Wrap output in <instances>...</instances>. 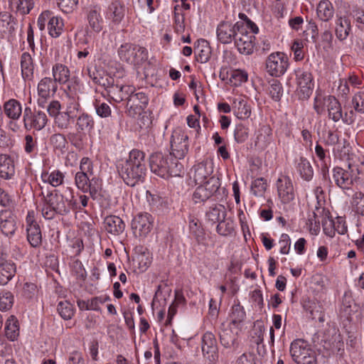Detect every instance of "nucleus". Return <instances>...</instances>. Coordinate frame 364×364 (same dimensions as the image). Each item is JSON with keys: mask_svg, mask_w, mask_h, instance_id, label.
Here are the masks:
<instances>
[{"mask_svg": "<svg viewBox=\"0 0 364 364\" xmlns=\"http://www.w3.org/2000/svg\"><path fill=\"white\" fill-rule=\"evenodd\" d=\"M117 168L119 176L127 186L133 187L142 183L146 172L145 154L137 149L131 151L129 158L120 162Z\"/></svg>", "mask_w": 364, "mask_h": 364, "instance_id": "1", "label": "nucleus"}, {"mask_svg": "<svg viewBox=\"0 0 364 364\" xmlns=\"http://www.w3.org/2000/svg\"><path fill=\"white\" fill-rule=\"evenodd\" d=\"M80 109L68 104L62 105L57 100H51L46 107L49 116L53 118L54 127L60 131L72 128Z\"/></svg>", "mask_w": 364, "mask_h": 364, "instance_id": "2", "label": "nucleus"}, {"mask_svg": "<svg viewBox=\"0 0 364 364\" xmlns=\"http://www.w3.org/2000/svg\"><path fill=\"white\" fill-rule=\"evenodd\" d=\"M41 212L46 220H53L58 215L68 214L65 198L56 190L48 193L42 199Z\"/></svg>", "mask_w": 364, "mask_h": 364, "instance_id": "3", "label": "nucleus"}, {"mask_svg": "<svg viewBox=\"0 0 364 364\" xmlns=\"http://www.w3.org/2000/svg\"><path fill=\"white\" fill-rule=\"evenodd\" d=\"M149 166L154 173L164 178L180 176L182 167L181 164L159 152L150 156Z\"/></svg>", "mask_w": 364, "mask_h": 364, "instance_id": "4", "label": "nucleus"}, {"mask_svg": "<svg viewBox=\"0 0 364 364\" xmlns=\"http://www.w3.org/2000/svg\"><path fill=\"white\" fill-rule=\"evenodd\" d=\"M88 73L90 78L92 79L95 83L99 84L105 87H109V94L112 95V99L117 102H119L124 100H127L128 101L130 96L135 93V88L133 86L122 85L118 87V86L113 85V80L112 78L109 79L107 77L106 79H104L103 77H98L95 75V73L91 74L89 69Z\"/></svg>", "mask_w": 364, "mask_h": 364, "instance_id": "5", "label": "nucleus"}, {"mask_svg": "<svg viewBox=\"0 0 364 364\" xmlns=\"http://www.w3.org/2000/svg\"><path fill=\"white\" fill-rule=\"evenodd\" d=\"M290 353L297 364H317L314 351L303 339L294 340L291 343Z\"/></svg>", "mask_w": 364, "mask_h": 364, "instance_id": "6", "label": "nucleus"}, {"mask_svg": "<svg viewBox=\"0 0 364 364\" xmlns=\"http://www.w3.org/2000/svg\"><path fill=\"white\" fill-rule=\"evenodd\" d=\"M333 178L336 186L342 189H350L358 175L360 173L358 165L348 163V169L336 166L332 170Z\"/></svg>", "mask_w": 364, "mask_h": 364, "instance_id": "7", "label": "nucleus"}, {"mask_svg": "<svg viewBox=\"0 0 364 364\" xmlns=\"http://www.w3.org/2000/svg\"><path fill=\"white\" fill-rule=\"evenodd\" d=\"M266 71L272 77H279L287 72L289 63L286 54L282 52L271 53L266 60Z\"/></svg>", "mask_w": 364, "mask_h": 364, "instance_id": "8", "label": "nucleus"}, {"mask_svg": "<svg viewBox=\"0 0 364 364\" xmlns=\"http://www.w3.org/2000/svg\"><path fill=\"white\" fill-rule=\"evenodd\" d=\"M48 118L46 114L41 110H32L30 107L23 109V123L26 130H42L48 124Z\"/></svg>", "mask_w": 364, "mask_h": 364, "instance_id": "9", "label": "nucleus"}, {"mask_svg": "<svg viewBox=\"0 0 364 364\" xmlns=\"http://www.w3.org/2000/svg\"><path fill=\"white\" fill-rule=\"evenodd\" d=\"M296 94L300 100H307L312 94L314 89V78L309 70L298 68L295 70Z\"/></svg>", "mask_w": 364, "mask_h": 364, "instance_id": "10", "label": "nucleus"}, {"mask_svg": "<svg viewBox=\"0 0 364 364\" xmlns=\"http://www.w3.org/2000/svg\"><path fill=\"white\" fill-rule=\"evenodd\" d=\"M199 184L192 196V200L196 204L207 201L216 193L220 186V181L216 177H210L204 183Z\"/></svg>", "mask_w": 364, "mask_h": 364, "instance_id": "11", "label": "nucleus"}, {"mask_svg": "<svg viewBox=\"0 0 364 364\" xmlns=\"http://www.w3.org/2000/svg\"><path fill=\"white\" fill-rule=\"evenodd\" d=\"M57 90L58 85L55 81L49 77H43L37 86L38 106L43 109L46 108L48 100L55 94Z\"/></svg>", "mask_w": 364, "mask_h": 364, "instance_id": "12", "label": "nucleus"}, {"mask_svg": "<svg viewBox=\"0 0 364 364\" xmlns=\"http://www.w3.org/2000/svg\"><path fill=\"white\" fill-rule=\"evenodd\" d=\"M171 154L178 159H183L188 152V136L181 129L173 131L171 138Z\"/></svg>", "mask_w": 364, "mask_h": 364, "instance_id": "13", "label": "nucleus"}, {"mask_svg": "<svg viewBox=\"0 0 364 364\" xmlns=\"http://www.w3.org/2000/svg\"><path fill=\"white\" fill-rule=\"evenodd\" d=\"M234 43L240 54L249 55L254 52L255 37L247 31V28L243 23L236 35Z\"/></svg>", "mask_w": 364, "mask_h": 364, "instance_id": "14", "label": "nucleus"}, {"mask_svg": "<svg viewBox=\"0 0 364 364\" xmlns=\"http://www.w3.org/2000/svg\"><path fill=\"white\" fill-rule=\"evenodd\" d=\"M244 22L232 23L228 21L220 22L216 29L217 39L223 44H229L235 41L236 35Z\"/></svg>", "mask_w": 364, "mask_h": 364, "instance_id": "15", "label": "nucleus"}, {"mask_svg": "<svg viewBox=\"0 0 364 364\" xmlns=\"http://www.w3.org/2000/svg\"><path fill=\"white\" fill-rule=\"evenodd\" d=\"M149 103L147 95L142 92H135L131 95L127 102V114L132 118H136L139 113L146 109Z\"/></svg>", "mask_w": 364, "mask_h": 364, "instance_id": "16", "label": "nucleus"}, {"mask_svg": "<svg viewBox=\"0 0 364 364\" xmlns=\"http://www.w3.org/2000/svg\"><path fill=\"white\" fill-rule=\"evenodd\" d=\"M278 197L284 204L294 200L295 193L291 179L287 176H280L276 182Z\"/></svg>", "mask_w": 364, "mask_h": 364, "instance_id": "17", "label": "nucleus"}, {"mask_svg": "<svg viewBox=\"0 0 364 364\" xmlns=\"http://www.w3.org/2000/svg\"><path fill=\"white\" fill-rule=\"evenodd\" d=\"M82 85L77 77L68 80L64 90L63 103L80 108L79 94L81 92Z\"/></svg>", "mask_w": 364, "mask_h": 364, "instance_id": "18", "label": "nucleus"}, {"mask_svg": "<svg viewBox=\"0 0 364 364\" xmlns=\"http://www.w3.org/2000/svg\"><path fill=\"white\" fill-rule=\"evenodd\" d=\"M201 348L203 356L210 363H215L218 358V346L215 337L211 332L203 334Z\"/></svg>", "mask_w": 364, "mask_h": 364, "instance_id": "19", "label": "nucleus"}, {"mask_svg": "<svg viewBox=\"0 0 364 364\" xmlns=\"http://www.w3.org/2000/svg\"><path fill=\"white\" fill-rule=\"evenodd\" d=\"M154 219L148 213H139L132 220V226L136 235L145 237L152 229Z\"/></svg>", "mask_w": 364, "mask_h": 364, "instance_id": "20", "label": "nucleus"}, {"mask_svg": "<svg viewBox=\"0 0 364 364\" xmlns=\"http://www.w3.org/2000/svg\"><path fill=\"white\" fill-rule=\"evenodd\" d=\"M16 267L15 263L7 259V255L0 251V284H6L15 275Z\"/></svg>", "mask_w": 364, "mask_h": 364, "instance_id": "21", "label": "nucleus"}, {"mask_svg": "<svg viewBox=\"0 0 364 364\" xmlns=\"http://www.w3.org/2000/svg\"><path fill=\"white\" fill-rule=\"evenodd\" d=\"M213 172V166L210 161H203L193 166V178L196 184L204 183Z\"/></svg>", "mask_w": 364, "mask_h": 364, "instance_id": "22", "label": "nucleus"}, {"mask_svg": "<svg viewBox=\"0 0 364 364\" xmlns=\"http://www.w3.org/2000/svg\"><path fill=\"white\" fill-rule=\"evenodd\" d=\"M125 11V6L122 2L114 1L109 4L107 9L106 18L114 25H119L124 18Z\"/></svg>", "mask_w": 364, "mask_h": 364, "instance_id": "23", "label": "nucleus"}, {"mask_svg": "<svg viewBox=\"0 0 364 364\" xmlns=\"http://www.w3.org/2000/svg\"><path fill=\"white\" fill-rule=\"evenodd\" d=\"M0 229L6 236L14 235L16 231L15 216L10 210L0 211Z\"/></svg>", "mask_w": 364, "mask_h": 364, "instance_id": "24", "label": "nucleus"}, {"mask_svg": "<svg viewBox=\"0 0 364 364\" xmlns=\"http://www.w3.org/2000/svg\"><path fill=\"white\" fill-rule=\"evenodd\" d=\"M21 76L24 81L33 80L35 65L31 55L28 52L21 54L20 58Z\"/></svg>", "mask_w": 364, "mask_h": 364, "instance_id": "25", "label": "nucleus"}, {"mask_svg": "<svg viewBox=\"0 0 364 364\" xmlns=\"http://www.w3.org/2000/svg\"><path fill=\"white\" fill-rule=\"evenodd\" d=\"M3 112L8 119H19L23 114L22 104L14 98L4 102Z\"/></svg>", "mask_w": 364, "mask_h": 364, "instance_id": "26", "label": "nucleus"}, {"mask_svg": "<svg viewBox=\"0 0 364 364\" xmlns=\"http://www.w3.org/2000/svg\"><path fill=\"white\" fill-rule=\"evenodd\" d=\"M245 318L246 313L244 307L239 303L232 305L229 314V325L233 326L237 331H241Z\"/></svg>", "mask_w": 364, "mask_h": 364, "instance_id": "27", "label": "nucleus"}, {"mask_svg": "<svg viewBox=\"0 0 364 364\" xmlns=\"http://www.w3.org/2000/svg\"><path fill=\"white\" fill-rule=\"evenodd\" d=\"M194 51L196 60L200 63H207L212 54L211 48L208 42L205 39H199L196 41Z\"/></svg>", "mask_w": 364, "mask_h": 364, "instance_id": "28", "label": "nucleus"}, {"mask_svg": "<svg viewBox=\"0 0 364 364\" xmlns=\"http://www.w3.org/2000/svg\"><path fill=\"white\" fill-rule=\"evenodd\" d=\"M232 111L234 114L240 119H247L251 115L250 106L242 97H238L233 100Z\"/></svg>", "mask_w": 364, "mask_h": 364, "instance_id": "29", "label": "nucleus"}, {"mask_svg": "<svg viewBox=\"0 0 364 364\" xmlns=\"http://www.w3.org/2000/svg\"><path fill=\"white\" fill-rule=\"evenodd\" d=\"M104 226L107 232L114 235H119L125 229L124 221L116 215L107 216L104 220Z\"/></svg>", "mask_w": 364, "mask_h": 364, "instance_id": "30", "label": "nucleus"}, {"mask_svg": "<svg viewBox=\"0 0 364 364\" xmlns=\"http://www.w3.org/2000/svg\"><path fill=\"white\" fill-rule=\"evenodd\" d=\"M240 331H237L232 326L225 327L220 333V339L221 344L226 348H231L237 345V334Z\"/></svg>", "mask_w": 364, "mask_h": 364, "instance_id": "31", "label": "nucleus"}, {"mask_svg": "<svg viewBox=\"0 0 364 364\" xmlns=\"http://www.w3.org/2000/svg\"><path fill=\"white\" fill-rule=\"evenodd\" d=\"M16 25V23L10 13L0 12V34L2 37L13 33Z\"/></svg>", "mask_w": 364, "mask_h": 364, "instance_id": "32", "label": "nucleus"}, {"mask_svg": "<svg viewBox=\"0 0 364 364\" xmlns=\"http://www.w3.org/2000/svg\"><path fill=\"white\" fill-rule=\"evenodd\" d=\"M188 226L191 235L199 245H205V233L201 227L199 220L190 216L188 218Z\"/></svg>", "mask_w": 364, "mask_h": 364, "instance_id": "33", "label": "nucleus"}, {"mask_svg": "<svg viewBox=\"0 0 364 364\" xmlns=\"http://www.w3.org/2000/svg\"><path fill=\"white\" fill-rule=\"evenodd\" d=\"M53 80L60 85L65 84L70 80V72L69 68L62 64L55 63L52 68Z\"/></svg>", "mask_w": 364, "mask_h": 364, "instance_id": "34", "label": "nucleus"}, {"mask_svg": "<svg viewBox=\"0 0 364 364\" xmlns=\"http://www.w3.org/2000/svg\"><path fill=\"white\" fill-rule=\"evenodd\" d=\"M5 336L11 341H15L19 336V323L14 316H10L5 322Z\"/></svg>", "mask_w": 364, "mask_h": 364, "instance_id": "35", "label": "nucleus"}, {"mask_svg": "<svg viewBox=\"0 0 364 364\" xmlns=\"http://www.w3.org/2000/svg\"><path fill=\"white\" fill-rule=\"evenodd\" d=\"M318 18L322 21H328L334 15V8L328 0L321 1L316 8Z\"/></svg>", "mask_w": 364, "mask_h": 364, "instance_id": "36", "label": "nucleus"}, {"mask_svg": "<svg viewBox=\"0 0 364 364\" xmlns=\"http://www.w3.org/2000/svg\"><path fill=\"white\" fill-rule=\"evenodd\" d=\"M15 173L14 162L9 156L0 155V178L10 179Z\"/></svg>", "mask_w": 364, "mask_h": 364, "instance_id": "37", "label": "nucleus"}, {"mask_svg": "<svg viewBox=\"0 0 364 364\" xmlns=\"http://www.w3.org/2000/svg\"><path fill=\"white\" fill-rule=\"evenodd\" d=\"M272 141V129L267 126H263L257 131L255 145L259 149H264Z\"/></svg>", "mask_w": 364, "mask_h": 364, "instance_id": "38", "label": "nucleus"}, {"mask_svg": "<svg viewBox=\"0 0 364 364\" xmlns=\"http://www.w3.org/2000/svg\"><path fill=\"white\" fill-rule=\"evenodd\" d=\"M296 169L304 180L309 181L313 178L314 171L306 159L300 157L296 162Z\"/></svg>", "mask_w": 364, "mask_h": 364, "instance_id": "39", "label": "nucleus"}, {"mask_svg": "<svg viewBox=\"0 0 364 364\" xmlns=\"http://www.w3.org/2000/svg\"><path fill=\"white\" fill-rule=\"evenodd\" d=\"M350 22L347 17H339L336 21V35L341 40H345L350 31Z\"/></svg>", "mask_w": 364, "mask_h": 364, "instance_id": "40", "label": "nucleus"}, {"mask_svg": "<svg viewBox=\"0 0 364 364\" xmlns=\"http://www.w3.org/2000/svg\"><path fill=\"white\" fill-rule=\"evenodd\" d=\"M226 216V210L223 205H215L209 208L206 213V218L212 224L219 223Z\"/></svg>", "mask_w": 364, "mask_h": 364, "instance_id": "41", "label": "nucleus"}, {"mask_svg": "<svg viewBox=\"0 0 364 364\" xmlns=\"http://www.w3.org/2000/svg\"><path fill=\"white\" fill-rule=\"evenodd\" d=\"M63 28L64 23L61 17L50 16L48 22V30L50 36L53 38L59 37L63 31Z\"/></svg>", "mask_w": 364, "mask_h": 364, "instance_id": "42", "label": "nucleus"}, {"mask_svg": "<svg viewBox=\"0 0 364 364\" xmlns=\"http://www.w3.org/2000/svg\"><path fill=\"white\" fill-rule=\"evenodd\" d=\"M65 176L59 170H54L50 173L44 172L41 174V179L44 183L50 184L53 187H58L64 181Z\"/></svg>", "mask_w": 364, "mask_h": 364, "instance_id": "43", "label": "nucleus"}, {"mask_svg": "<svg viewBox=\"0 0 364 364\" xmlns=\"http://www.w3.org/2000/svg\"><path fill=\"white\" fill-rule=\"evenodd\" d=\"M87 20L91 28L97 33L100 32L103 28V19L100 9H92L87 15Z\"/></svg>", "mask_w": 364, "mask_h": 364, "instance_id": "44", "label": "nucleus"}, {"mask_svg": "<svg viewBox=\"0 0 364 364\" xmlns=\"http://www.w3.org/2000/svg\"><path fill=\"white\" fill-rule=\"evenodd\" d=\"M327 102H328L327 111L329 118L335 122H338L342 118L341 104L333 96V97H330V100Z\"/></svg>", "mask_w": 364, "mask_h": 364, "instance_id": "45", "label": "nucleus"}, {"mask_svg": "<svg viewBox=\"0 0 364 364\" xmlns=\"http://www.w3.org/2000/svg\"><path fill=\"white\" fill-rule=\"evenodd\" d=\"M27 240L33 247H39L42 242V234L39 225L26 228Z\"/></svg>", "mask_w": 364, "mask_h": 364, "instance_id": "46", "label": "nucleus"}, {"mask_svg": "<svg viewBox=\"0 0 364 364\" xmlns=\"http://www.w3.org/2000/svg\"><path fill=\"white\" fill-rule=\"evenodd\" d=\"M11 6L21 15L28 14L33 8V0H10Z\"/></svg>", "mask_w": 364, "mask_h": 364, "instance_id": "47", "label": "nucleus"}, {"mask_svg": "<svg viewBox=\"0 0 364 364\" xmlns=\"http://www.w3.org/2000/svg\"><path fill=\"white\" fill-rule=\"evenodd\" d=\"M95 125L92 117L86 113H82L76 119V129L80 132L91 131Z\"/></svg>", "mask_w": 364, "mask_h": 364, "instance_id": "48", "label": "nucleus"}, {"mask_svg": "<svg viewBox=\"0 0 364 364\" xmlns=\"http://www.w3.org/2000/svg\"><path fill=\"white\" fill-rule=\"evenodd\" d=\"M134 45L125 43L120 46L118 50L119 58L122 61L133 64L134 62Z\"/></svg>", "mask_w": 364, "mask_h": 364, "instance_id": "49", "label": "nucleus"}, {"mask_svg": "<svg viewBox=\"0 0 364 364\" xmlns=\"http://www.w3.org/2000/svg\"><path fill=\"white\" fill-rule=\"evenodd\" d=\"M330 97H333L331 95L323 96L321 94H317L314 97V109L316 112L321 115L326 112L328 107V101Z\"/></svg>", "mask_w": 364, "mask_h": 364, "instance_id": "50", "label": "nucleus"}, {"mask_svg": "<svg viewBox=\"0 0 364 364\" xmlns=\"http://www.w3.org/2000/svg\"><path fill=\"white\" fill-rule=\"evenodd\" d=\"M57 310L64 320H69L74 315L73 306L68 301H60Z\"/></svg>", "mask_w": 364, "mask_h": 364, "instance_id": "51", "label": "nucleus"}, {"mask_svg": "<svg viewBox=\"0 0 364 364\" xmlns=\"http://www.w3.org/2000/svg\"><path fill=\"white\" fill-rule=\"evenodd\" d=\"M217 232L223 236H228L234 232V223L230 219H223L216 228Z\"/></svg>", "mask_w": 364, "mask_h": 364, "instance_id": "52", "label": "nucleus"}, {"mask_svg": "<svg viewBox=\"0 0 364 364\" xmlns=\"http://www.w3.org/2000/svg\"><path fill=\"white\" fill-rule=\"evenodd\" d=\"M90 175L84 173L82 172H77L75 176V183L76 187L82 191L87 193V185L90 181Z\"/></svg>", "mask_w": 364, "mask_h": 364, "instance_id": "53", "label": "nucleus"}, {"mask_svg": "<svg viewBox=\"0 0 364 364\" xmlns=\"http://www.w3.org/2000/svg\"><path fill=\"white\" fill-rule=\"evenodd\" d=\"M351 204L356 213L364 215V193L360 191L355 192L353 196Z\"/></svg>", "mask_w": 364, "mask_h": 364, "instance_id": "54", "label": "nucleus"}, {"mask_svg": "<svg viewBox=\"0 0 364 364\" xmlns=\"http://www.w3.org/2000/svg\"><path fill=\"white\" fill-rule=\"evenodd\" d=\"M248 136L249 129L242 124H237L234 131L235 140L237 143L242 144L247 139Z\"/></svg>", "mask_w": 364, "mask_h": 364, "instance_id": "55", "label": "nucleus"}, {"mask_svg": "<svg viewBox=\"0 0 364 364\" xmlns=\"http://www.w3.org/2000/svg\"><path fill=\"white\" fill-rule=\"evenodd\" d=\"M247 79V73L245 70L238 69L232 72L230 80L235 86H238L246 82Z\"/></svg>", "mask_w": 364, "mask_h": 364, "instance_id": "56", "label": "nucleus"}, {"mask_svg": "<svg viewBox=\"0 0 364 364\" xmlns=\"http://www.w3.org/2000/svg\"><path fill=\"white\" fill-rule=\"evenodd\" d=\"M14 304V296L10 291H2L0 294V310L7 311Z\"/></svg>", "mask_w": 364, "mask_h": 364, "instance_id": "57", "label": "nucleus"}, {"mask_svg": "<svg viewBox=\"0 0 364 364\" xmlns=\"http://www.w3.org/2000/svg\"><path fill=\"white\" fill-rule=\"evenodd\" d=\"M269 95L272 100L279 101L283 94V87L281 82L277 80H273L269 89Z\"/></svg>", "mask_w": 364, "mask_h": 364, "instance_id": "58", "label": "nucleus"}, {"mask_svg": "<svg viewBox=\"0 0 364 364\" xmlns=\"http://www.w3.org/2000/svg\"><path fill=\"white\" fill-rule=\"evenodd\" d=\"M267 183L264 178L255 179L251 186V191L255 196H262L266 191Z\"/></svg>", "mask_w": 364, "mask_h": 364, "instance_id": "59", "label": "nucleus"}, {"mask_svg": "<svg viewBox=\"0 0 364 364\" xmlns=\"http://www.w3.org/2000/svg\"><path fill=\"white\" fill-rule=\"evenodd\" d=\"M50 142L55 149L60 151L65 149L67 145L65 135L60 133H55L51 135Z\"/></svg>", "mask_w": 364, "mask_h": 364, "instance_id": "60", "label": "nucleus"}, {"mask_svg": "<svg viewBox=\"0 0 364 364\" xmlns=\"http://www.w3.org/2000/svg\"><path fill=\"white\" fill-rule=\"evenodd\" d=\"M137 124L141 129H147L150 127L152 120L150 112L144 111V109L139 113L136 116Z\"/></svg>", "mask_w": 364, "mask_h": 364, "instance_id": "61", "label": "nucleus"}, {"mask_svg": "<svg viewBox=\"0 0 364 364\" xmlns=\"http://www.w3.org/2000/svg\"><path fill=\"white\" fill-rule=\"evenodd\" d=\"M307 311H309L310 316L312 319L318 320L321 323L324 322V314L321 306L313 304L307 309Z\"/></svg>", "mask_w": 364, "mask_h": 364, "instance_id": "62", "label": "nucleus"}, {"mask_svg": "<svg viewBox=\"0 0 364 364\" xmlns=\"http://www.w3.org/2000/svg\"><path fill=\"white\" fill-rule=\"evenodd\" d=\"M354 109L359 113H364V92H356L352 99Z\"/></svg>", "mask_w": 364, "mask_h": 364, "instance_id": "63", "label": "nucleus"}, {"mask_svg": "<svg viewBox=\"0 0 364 364\" xmlns=\"http://www.w3.org/2000/svg\"><path fill=\"white\" fill-rule=\"evenodd\" d=\"M323 231L326 235L329 237H333L335 236V223L334 220L331 218H325L322 221Z\"/></svg>", "mask_w": 364, "mask_h": 364, "instance_id": "64", "label": "nucleus"}]
</instances>
